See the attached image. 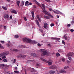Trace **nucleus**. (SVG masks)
I'll list each match as a JSON object with an SVG mask.
<instances>
[{
	"instance_id": "f257e3e1",
	"label": "nucleus",
	"mask_w": 74,
	"mask_h": 74,
	"mask_svg": "<svg viewBox=\"0 0 74 74\" xmlns=\"http://www.w3.org/2000/svg\"><path fill=\"white\" fill-rule=\"evenodd\" d=\"M23 40L24 42L27 43H32L33 44H36L37 43V42H36V40H32L29 39L28 38H23Z\"/></svg>"
},
{
	"instance_id": "f03ea898",
	"label": "nucleus",
	"mask_w": 74,
	"mask_h": 74,
	"mask_svg": "<svg viewBox=\"0 0 74 74\" xmlns=\"http://www.w3.org/2000/svg\"><path fill=\"white\" fill-rule=\"evenodd\" d=\"M9 54V52L8 51H5L3 53H1L0 54V57L3 56L2 57V58L3 59L6 58V57L5 56H7Z\"/></svg>"
},
{
	"instance_id": "7ed1b4c3",
	"label": "nucleus",
	"mask_w": 74,
	"mask_h": 74,
	"mask_svg": "<svg viewBox=\"0 0 74 74\" xmlns=\"http://www.w3.org/2000/svg\"><path fill=\"white\" fill-rule=\"evenodd\" d=\"M39 49L40 50V51L41 52H42L41 54V56H44L47 54V50L43 49H41L40 50V49Z\"/></svg>"
},
{
	"instance_id": "20e7f679",
	"label": "nucleus",
	"mask_w": 74,
	"mask_h": 74,
	"mask_svg": "<svg viewBox=\"0 0 74 74\" xmlns=\"http://www.w3.org/2000/svg\"><path fill=\"white\" fill-rule=\"evenodd\" d=\"M71 54H72L73 55H74V53L71 52V53H68L67 55V56H68V58L69 60H71L72 58V56L71 55Z\"/></svg>"
},
{
	"instance_id": "39448f33",
	"label": "nucleus",
	"mask_w": 74,
	"mask_h": 74,
	"mask_svg": "<svg viewBox=\"0 0 74 74\" xmlns=\"http://www.w3.org/2000/svg\"><path fill=\"white\" fill-rule=\"evenodd\" d=\"M43 11L44 12H43L45 15L47 14L48 15V16H51V17H52V18L53 17V16L51 14L48 12L46 10V11L44 10Z\"/></svg>"
},
{
	"instance_id": "423d86ee",
	"label": "nucleus",
	"mask_w": 74,
	"mask_h": 74,
	"mask_svg": "<svg viewBox=\"0 0 74 74\" xmlns=\"http://www.w3.org/2000/svg\"><path fill=\"white\" fill-rule=\"evenodd\" d=\"M67 34H65L64 35V39L66 40L69 41V39H70V37L69 36H67Z\"/></svg>"
},
{
	"instance_id": "0eeeda50",
	"label": "nucleus",
	"mask_w": 74,
	"mask_h": 74,
	"mask_svg": "<svg viewBox=\"0 0 74 74\" xmlns=\"http://www.w3.org/2000/svg\"><path fill=\"white\" fill-rule=\"evenodd\" d=\"M57 12H56V11L54 10H52V11L53 12H54L55 13H57L58 14H62L63 13H62V12H60V11L58 10H56Z\"/></svg>"
},
{
	"instance_id": "6e6552de",
	"label": "nucleus",
	"mask_w": 74,
	"mask_h": 74,
	"mask_svg": "<svg viewBox=\"0 0 74 74\" xmlns=\"http://www.w3.org/2000/svg\"><path fill=\"white\" fill-rule=\"evenodd\" d=\"M26 57V55H20L17 56L18 58H24Z\"/></svg>"
},
{
	"instance_id": "1a4fd4ad",
	"label": "nucleus",
	"mask_w": 74,
	"mask_h": 74,
	"mask_svg": "<svg viewBox=\"0 0 74 74\" xmlns=\"http://www.w3.org/2000/svg\"><path fill=\"white\" fill-rule=\"evenodd\" d=\"M4 18H5V19H9L10 17L9 16L8 14H6L4 16Z\"/></svg>"
},
{
	"instance_id": "9d476101",
	"label": "nucleus",
	"mask_w": 74,
	"mask_h": 74,
	"mask_svg": "<svg viewBox=\"0 0 74 74\" xmlns=\"http://www.w3.org/2000/svg\"><path fill=\"white\" fill-rule=\"evenodd\" d=\"M59 72L60 73H66V71L64 70H60Z\"/></svg>"
},
{
	"instance_id": "9b49d317",
	"label": "nucleus",
	"mask_w": 74,
	"mask_h": 74,
	"mask_svg": "<svg viewBox=\"0 0 74 74\" xmlns=\"http://www.w3.org/2000/svg\"><path fill=\"white\" fill-rule=\"evenodd\" d=\"M53 61L51 60L48 61L47 63H48V64L49 65H51L52 64Z\"/></svg>"
},
{
	"instance_id": "f8f14e48",
	"label": "nucleus",
	"mask_w": 74,
	"mask_h": 74,
	"mask_svg": "<svg viewBox=\"0 0 74 74\" xmlns=\"http://www.w3.org/2000/svg\"><path fill=\"white\" fill-rule=\"evenodd\" d=\"M57 68V67L56 66H52L50 67V69H56Z\"/></svg>"
},
{
	"instance_id": "ddd939ff",
	"label": "nucleus",
	"mask_w": 74,
	"mask_h": 74,
	"mask_svg": "<svg viewBox=\"0 0 74 74\" xmlns=\"http://www.w3.org/2000/svg\"><path fill=\"white\" fill-rule=\"evenodd\" d=\"M41 5H42V6L43 8H42V9L43 10V11H42V12H44V10L46 11L45 9V6L44 4H41Z\"/></svg>"
},
{
	"instance_id": "4468645a",
	"label": "nucleus",
	"mask_w": 74,
	"mask_h": 74,
	"mask_svg": "<svg viewBox=\"0 0 74 74\" xmlns=\"http://www.w3.org/2000/svg\"><path fill=\"white\" fill-rule=\"evenodd\" d=\"M35 21L37 25L38 26V27L39 28H40V25L39 24V22H38V20H36Z\"/></svg>"
},
{
	"instance_id": "2eb2a0df",
	"label": "nucleus",
	"mask_w": 74,
	"mask_h": 74,
	"mask_svg": "<svg viewBox=\"0 0 74 74\" xmlns=\"http://www.w3.org/2000/svg\"><path fill=\"white\" fill-rule=\"evenodd\" d=\"M11 12H12V13H13L15 14H17V13L16 11V10H12V11H11Z\"/></svg>"
},
{
	"instance_id": "dca6fc26",
	"label": "nucleus",
	"mask_w": 74,
	"mask_h": 74,
	"mask_svg": "<svg viewBox=\"0 0 74 74\" xmlns=\"http://www.w3.org/2000/svg\"><path fill=\"white\" fill-rule=\"evenodd\" d=\"M48 24L46 23H44V28L45 29L47 27Z\"/></svg>"
},
{
	"instance_id": "f3484780",
	"label": "nucleus",
	"mask_w": 74,
	"mask_h": 74,
	"mask_svg": "<svg viewBox=\"0 0 74 74\" xmlns=\"http://www.w3.org/2000/svg\"><path fill=\"white\" fill-rule=\"evenodd\" d=\"M8 43L7 44H6V45H7V46H8V47L10 46V45H11V44H12V43H11V42H10V41H9V40H8Z\"/></svg>"
},
{
	"instance_id": "a211bd4d",
	"label": "nucleus",
	"mask_w": 74,
	"mask_h": 74,
	"mask_svg": "<svg viewBox=\"0 0 74 74\" xmlns=\"http://www.w3.org/2000/svg\"><path fill=\"white\" fill-rule=\"evenodd\" d=\"M29 2L28 1H27L26 2L25 4V5L26 6L28 7L29 6Z\"/></svg>"
},
{
	"instance_id": "6ab92c4d",
	"label": "nucleus",
	"mask_w": 74,
	"mask_h": 74,
	"mask_svg": "<svg viewBox=\"0 0 74 74\" xmlns=\"http://www.w3.org/2000/svg\"><path fill=\"white\" fill-rule=\"evenodd\" d=\"M44 17L45 18L47 19H50V17L49 16H47L45 15H44Z\"/></svg>"
},
{
	"instance_id": "aec40b11",
	"label": "nucleus",
	"mask_w": 74,
	"mask_h": 74,
	"mask_svg": "<svg viewBox=\"0 0 74 74\" xmlns=\"http://www.w3.org/2000/svg\"><path fill=\"white\" fill-rule=\"evenodd\" d=\"M25 47H26L25 46L22 45V46H21V47H19V48H18L19 49H22V48H25Z\"/></svg>"
},
{
	"instance_id": "412c9836",
	"label": "nucleus",
	"mask_w": 74,
	"mask_h": 74,
	"mask_svg": "<svg viewBox=\"0 0 74 74\" xmlns=\"http://www.w3.org/2000/svg\"><path fill=\"white\" fill-rule=\"evenodd\" d=\"M8 7V6H6L5 7H4V6H2V8L5 10H7L8 8H7V7Z\"/></svg>"
},
{
	"instance_id": "4be33fe9",
	"label": "nucleus",
	"mask_w": 74,
	"mask_h": 74,
	"mask_svg": "<svg viewBox=\"0 0 74 74\" xmlns=\"http://www.w3.org/2000/svg\"><path fill=\"white\" fill-rule=\"evenodd\" d=\"M37 18L38 19L39 21L40 22H41V19L39 17V16L38 15H37Z\"/></svg>"
},
{
	"instance_id": "5701e85b",
	"label": "nucleus",
	"mask_w": 74,
	"mask_h": 74,
	"mask_svg": "<svg viewBox=\"0 0 74 74\" xmlns=\"http://www.w3.org/2000/svg\"><path fill=\"white\" fill-rule=\"evenodd\" d=\"M51 39H52L54 40H60V38H51Z\"/></svg>"
},
{
	"instance_id": "b1692460",
	"label": "nucleus",
	"mask_w": 74,
	"mask_h": 74,
	"mask_svg": "<svg viewBox=\"0 0 74 74\" xmlns=\"http://www.w3.org/2000/svg\"><path fill=\"white\" fill-rule=\"evenodd\" d=\"M6 74H13V73L11 72H7L6 73Z\"/></svg>"
},
{
	"instance_id": "393cba45",
	"label": "nucleus",
	"mask_w": 74,
	"mask_h": 74,
	"mask_svg": "<svg viewBox=\"0 0 74 74\" xmlns=\"http://www.w3.org/2000/svg\"><path fill=\"white\" fill-rule=\"evenodd\" d=\"M36 66L37 67V68H39V67H40V65L39 63H37L36 64Z\"/></svg>"
},
{
	"instance_id": "a878e982",
	"label": "nucleus",
	"mask_w": 74,
	"mask_h": 74,
	"mask_svg": "<svg viewBox=\"0 0 74 74\" xmlns=\"http://www.w3.org/2000/svg\"><path fill=\"white\" fill-rule=\"evenodd\" d=\"M20 1H17L16 2V3L18 6H19L20 5Z\"/></svg>"
},
{
	"instance_id": "bb28decb",
	"label": "nucleus",
	"mask_w": 74,
	"mask_h": 74,
	"mask_svg": "<svg viewBox=\"0 0 74 74\" xmlns=\"http://www.w3.org/2000/svg\"><path fill=\"white\" fill-rule=\"evenodd\" d=\"M40 28L39 29V31H40L41 32L43 33V31L42 30V29L41 28V27H40Z\"/></svg>"
},
{
	"instance_id": "cd10ccee",
	"label": "nucleus",
	"mask_w": 74,
	"mask_h": 74,
	"mask_svg": "<svg viewBox=\"0 0 74 74\" xmlns=\"http://www.w3.org/2000/svg\"><path fill=\"white\" fill-rule=\"evenodd\" d=\"M36 55V53H33L31 54V56H35Z\"/></svg>"
},
{
	"instance_id": "c85d7f7f",
	"label": "nucleus",
	"mask_w": 74,
	"mask_h": 74,
	"mask_svg": "<svg viewBox=\"0 0 74 74\" xmlns=\"http://www.w3.org/2000/svg\"><path fill=\"white\" fill-rule=\"evenodd\" d=\"M0 48L2 49H4L3 47L1 44H0Z\"/></svg>"
},
{
	"instance_id": "c756f323",
	"label": "nucleus",
	"mask_w": 74,
	"mask_h": 74,
	"mask_svg": "<svg viewBox=\"0 0 74 74\" xmlns=\"http://www.w3.org/2000/svg\"><path fill=\"white\" fill-rule=\"evenodd\" d=\"M56 56L57 57L59 56H60V54L58 53H56Z\"/></svg>"
},
{
	"instance_id": "7c9ffc66",
	"label": "nucleus",
	"mask_w": 74,
	"mask_h": 74,
	"mask_svg": "<svg viewBox=\"0 0 74 74\" xmlns=\"http://www.w3.org/2000/svg\"><path fill=\"white\" fill-rule=\"evenodd\" d=\"M58 51L59 52L61 53H62L63 52V51L62 49L59 50H58Z\"/></svg>"
},
{
	"instance_id": "2f4dec72",
	"label": "nucleus",
	"mask_w": 74,
	"mask_h": 74,
	"mask_svg": "<svg viewBox=\"0 0 74 74\" xmlns=\"http://www.w3.org/2000/svg\"><path fill=\"white\" fill-rule=\"evenodd\" d=\"M62 60L63 62H65V59L64 58H62Z\"/></svg>"
},
{
	"instance_id": "473e14b6",
	"label": "nucleus",
	"mask_w": 74,
	"mask_h": 74,
	"mask_svg": "<svg viewBox=\"0 0 74 74\" xmlns=\"http://www.w3.org/2000/svg\"><path fill=\"white\" fill-rule=\"evenodd\" d=\"M69 68V66H65L64 67V69H68Z\"/></svg>"
},
{
	"instance_id": "72a5a7b5",
	"label": "nucleus",
	"mask_w": 74,
	"mask_h": 74,
	"mask_svg": "<svg viewBox=\"0 0 74 74\" xmlns=\"http://www.w3.org/2000/svg\"><path fill=\"white\" fill-rule=\"evenodd\" d=\"M23 18L24 19V20L25 21H27V19L26 17H24Z\"/></svg>"
},
{
	"instance_id": "f704fd0d",
	"label": "nucleus",
	"mask_w": 74,
	"mask_h": 74,
	"mask_svg": "<svg viewBox=\"0 0 74 74\" xmlns=\"http://www.w3.org/2000/svg\"><path fill=\"white\" fill-rule=\"evenodd\" d=\"M16 61V59H14V61L13 62V63H15Z\"/></svg>"
},
{
	"instance_id": "c9c22d12",
	"label": "nucleus",
	"mask_w": 74,
	"mask_h": 74,
	"mask_svg": "<svg viewBox=\"0 0 74 74\" xmlns=\"http://www.w3.org/2000/svg\"><path fill=\"white\" fill-rule=\"evenodd\" d=\"M68 27H70V26H71V25L70 24H67L66 25Z\"/></svg>"
},
{
	"instance_id": "e433bc0d",
	"label": "nucleus",
	"mask_w": 74,
	"mask_h": 74,
	"mask_svg": "<svg viewBox=\"0 0 74 74\" xmlns=\"http://www.w3.org/2000/svg\"><path fill=\"white\" fill-rule=\"evenodd\" d=\"M18 36L17 35H15V37L14 38H18Z\"/></svg>"
},
{
	"instance_id": "4c0bfd02",
	"label": "nucleus",
	"mask_w": 74,
	"mask_h": 74,
	"mask_svg": "<svg viewBox=\"0 0 74 74\" xmlns=\"http://www.w3.org/2000/svg\"><path fill=\"white\" fill-rule=\"evenodd\" d=\"M50 26L51 27H52L54 26V24L53 23H51L50 25Z\"/></svg>"
},
{
	"instance_id": "58836bf2",
	"label": "nucleus",
	"mask_w": 74,
	"mask_h": 74,
	"mask_svg": "<svg viewBox=\"0 0 74 74\" xmlns=\"http://www.w3.org/2000/svg\"><path fill=\"white\" fill-rule=\"evenodd\" d=\"M32 14V15H34V11H32L31 12Z\"/></svg>"
},
{
	"instance_id": "ea45409f",
	"label": "nucleus",
	"mask_w": 74,
	"mask_h": 74,
	"mask_svg": "<svg viewBox=\"0 0 74 74\" xmlns=\"http://www.w3.org/2000/svg\"><path fill=\"white\" fill-rule=\"evenodd\" d=\"M14 72L15 73H18L19 71H14Z\"/></svg>"
},
{
	"instance_id": "a19ab883",
	"label": "nucleus",
	"mask_w": 74,
	"mask_h": 74,
	"mask_svg": "<svg viewBox=\"0 0 74 74\" xmlns=\"http://www.w3.org/2000/svg\"><path fill=\"white\" fill-rule=\"evenodd\" d=\"M49 10L50 11H52V10H52V9L51 8H49Z\"/></svg>"
},
{
	"instance_id": "79ce46f5",
	"label": "nucleus",
	"mask_w": 74,
	"mask_h": 74,
	"mask_svg": "<svg viewBox=\"0 0 74 74\" xmlns=\"http://www.w3.org/2000/svg\"><path fill=\"white\" fill-rule=\"evenodd\" d=\"M45 0L49 3H50L51 2V1L50 0Z\"/></svg>"
},
{
	"instance_id": "37998d69",
	"label": "nucleus",
	"mask_w": 74,
	"mask_h": 74,
	"mask_svg": "<svg viewBox=\"0 0 74 74\" xmlns=\"http://www.w3.org/2000/svg\"><path fill=\"white\" fill-rule=\"evenodd\" d=\"M3 61L4 62H7V59H6L3 60Z\"/></svg>"
},
{
	"instance_id": "c03bdc74",
	"label": "nucleus",
	"mask_w": 74,
	"mask_h": 74,
	"mask_svg": "<svg viewBox=\"0 0 74 74\" xmlns=\"http://www.w3.org/2000/svg\"><path fill=\"white\" fill-rule=\"evenodd\" d=\"M13 51H18V50L17 49H13Z\"/></svg>"
},
{
	"instance_id": "a18cd8bd",
	"label": "nucleus",
	"mask_w": 74,
	"mask_h": 74,
	"mask_svg": "<svg viewBox=\"0 0 74 74\" xmlns=\"http://www.w3.org/2000/svg\"><path fill=\"white\" fill-rule=\"evenodd\" d=\"M70 31L72 32H73L74 31V30L72 29H70Z\"/></svg>"
},
{
	"instance_id": "49530a36",
	"label": "nucleus",
	"mask_w": 74,
	"mask_h": 74,
	"mask_svg": "<svg viewBox=\"0 0 74 74\" xmlns=\"http://www.w3.org/2000/svg\"><path fill=\"white\" fill-rule=\"evenodd\" d=\"M42 60L43 62H46V60H45L44 59H43Z\"/></svg>"
},
{
	"instance_id": "de8ad7c7",
	"label": "nucleus",
	"mask_w": 74,
	"mask_h": 74,
	"mask_svg": "<svg viewBox=\"0 0 74 74\" xmlns=\"http://www.w3.org/2000/svg\"><path fill=\"white\" fill-rule=\"evenodd\" d=\"M0 42H1V43H2V44H3L5 42L4 41H2V40H1Z\"/></svg>"
},
{
	"instance_id": "09e8293b",
	"label": "nucleus",
	"mask_w": 74,
	"mask_h": 74,
	"mask_svg": "<svg viewBox=\"0 0 74 74\" xmlns=\"http://www.w3.org/2000/svg\"><path fill=\"white\" fill-rule=\"evenodd\" d=\"M62 43L63 45H65V44L64 41V40H62Z\"/></svg>"
},
{
	"instance_id": "8fccbe9b",
	"label": "nucleus",
	"mask_w": 74,
	"mask_h": 74,
	"mask_svg": "<svg viewBox=\"0 0 74 74\" xmlns=\"http://www.w3.org/2000/svg\"><path fill=\"white\" fill-rule=\"evenodd\" d=\"M55 71H52V74H54L55 73Z\"/></svg>"
},
{
	"instance_id": "3c124183",
	"label": "nucleus",
	"mask_w": 74,
	"mask_h": 74,
	"mask_svg": "<svg viewBox=\"0 0 74 74\" xmlns=\"http://www.w3.org/2000/svg\"><path fill=\"white\" fill-rule=\"evenodd\" d=\"M15 71H17V70H18V69H17V67H16L15 68Z\"/></svg>"
},
{
	"instance_id": "603ef678",
	"label": "nucleus",
	"mask_w": 74,
	"mask_h": 74,
	"mask_svg": "<svg viewBox=\"0 0 74 74\" xmlns=\"http://www.w3.org/2000/svg\"><path fill=\"white\" fill-rule=\"evenodd\" d=\"M12 15H11L10 16V19H12Z\"/></svg>"
},
{
	"instance_id": "864d4df0",
	"label": "nucleus",
	"mask_w": 74,
	"mask_h": 74,
	"mask_svg": "<svg viewBox=\"0 0 74 74\" xmlns=\"http://www.w3.org/2000/svg\"><path fill=\"white\" fill-rule=\"evenodd\" d=\"M52 71H49V73L51 74H52Z\"/></svg>"
},
{
	"instance_id": "5fc2aeb1",
	"label": "nucleus",
	"mask_w": 74,
	"mask_h": 74,
	"mask_svg": "<svg viewBox=\"0 0 74 74\" xmlns=\"http://www.w3.org/2000/svg\"><path fill=\"white\" fill-rule=\"evenodd\" d=\"M47 46L49 47H51V45L50 44H48V45H47Z\"/></svg>"
},
{
	"instance_id": "6e6d98bb",
	"label": "nucleus",
	"mask_w": 74,
	"mask_h": 74,
	"mask_svg": "<svg viewBox=\"0 0 74 74\" xmlns=\"http://www.w3.org/2000/svg\"><path fill=\"white\" fill-rule=\"evenodd\" d=\"M36 3L38 5H40V4L37 1V2Z\"/></svg>"
},
{
	"instance_id": "4d7b16f0",
	"label": "nucleus",
	"mask_w": 74,
	"mask_h": 74,
	"mask_svg": "<svg viewBox=\"0 0 74 74\" xmlns=\"http://www.w3.org/2000/svg\"><path fill=\"white\" fill-rule=\"evenodd\" d=\"M32 5V3H28V5Z\"/></svg>"
},
{
	"instance_id": "13d9d810",
	"label": "nucleus",
	"mask_w": 74,
	"mask_h": 74,
	"mask_svg": "<svg viewBox=\"0 0 74 74\" xmlns=\"http://www.w3.org/2000/svg\"><path fill=\"white\" fill-rule=\"evenodd\" d=\"M67 62L68 63H71V62L69 61H67Z\"/></svg>"
},
{
	"instance_id": "bf43d9fd",
	"label": "nucleus",
	"mask_w": 74,
	"mask_h": 74,
	"mask_svg": "<svg viewBox=\"0 0 74 74\" xmlns=\"http://www.w3.org/2000/svg\"><path fill=\"white\" fill-rule=\"evenodd\" d=\"M21 3L23 4H24V1H22L21 2Z\"/></svg>"
},
{
	"instance_id": "052dcab7",
	"label": "nucleus",
	"mask_w": 74,
	"mask_h": 74,
	"mask_svg": "<svg viewBox=\"0 0 74 74\" xmlns=\"http://www.w3.org/2000/svg\"><path fill=\"white\" fill-rule=\"evenodd\" d=\"M38 46H39V47L41 46V45H40V44H38Z\"/></svg>"
},
{
	"instance_id": "680f3d73",
	"label": "nucleus",
	"mask_w": 74,
	"mask_h": 74,
	"mask_svg": "<svg viewBox=\"0 0 74 74\" xmlns=\"http://www.w3.org/2000/svg\"><path fill=\"white\" fill-rule=\"evenodd\" d=\"M36 3L37 2L36 1V0H33Z\"/></svg>"
},
{
	"instance_id": "e2e57ef3",
	"label": "nucleus",
	"mask_w": 74,
	"mask_h": 74,
	"mask_svg": "<svg viewBox=\"0 0 74 74\" xmlns=\"http://www.w3.org/2000/svg\"><path fill=\"white\" fill-rule=\"evenodd\" d=\"M32 16L33 19H34V15H32Z\"/></svg>"
},
{
	"instance_id": "0e129e2a",
	"label": "nucleus",
	"mask_w": 74,
	"mask_h": 74,
	"mask_svg": "<svg viewBox=\"0 0 74 74\" xmlns=\"http://www.w3.org/2000/svg\"><path fill=\"white\" fill-rule=\"evenodd\" d=\"M58 62H56V64H58Z\"/></svg>"
},
{
	"instance_id": "69168bd1",
	"label": "nucleus",
	"mask_w": 74,
	"mask_h": 74,
	"mask_svg": "<svg viewBox=\"0 0 74 74\" xmlns=\"http://www.w3.org/2000/svg\"><path fill=\"white\" fill-rule=\"evenodd\" d=\"M4 29H5L6 28V27L5 26H4Z\"/></svg>"
},
{
	"instance_id": "338daca9",
	"label": "nucleus",
	"mask_w": 74,
	"mask_h": 74,
	"mask_svg": "<svg viewBox=\"0 0 74 74\" xmlns=\"http://www.w3.org/2000/svg\"><path fill=\"white\" fill-rule=\"evenodd\" d=\"M3 27V25H0V27L1 28H2Z\"/></svg>"
},
{
	"instance_id": "774afa93",
	"label": "nucleus",
	"mask_w": 74,
	"mask_h": 74,
	"mask_svg": "<svg viewBox=\"0 0 74 74\" xmlns=\"http://www.w3.org/2000/svg\"><path fill=\"white\" fill-rule=\"evenodd\" d=\"M58 21L56 22V24H58Z\"/></svg>"
}]
</instances>
